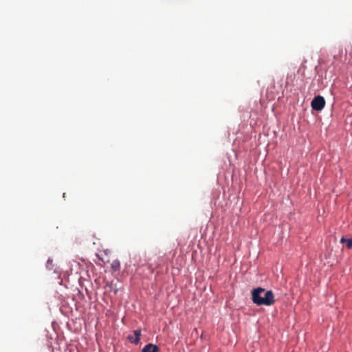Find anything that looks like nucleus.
I'll return each mask as SVG.
<instances>
[{"label": "nucleus", "mask_w": 352, "mask_h": 352, "mask_svg": "<svg viewBox=\"0 0 352 352\" xmlns=\"http://www.w3.org/2000/svg\"><path fill=\"white\" fill-rule=\"evenodd\" d=\"M252 300L258 306H271L275 302L272 291H266L262 287H257L252 291Z\"/></svg>", "instance_id": "obj_1"}, {"label": "nucleus", "mask_w": 352, "mask_h": 352, "mask_svg": "<svg viewBox=\"0 0 352 352\" xmlns=\"http://www.w3.org/2000/svg\"><path fill=\"white\" fill-rule=\"evenodd\" d=\"M325 105V100L321 96H317L314 98L311 102V108L316 111H321Z\"/></svg>", "instance_id": "obj_2"}, {"label": "nucleus", "mask_w": 352, "mask_h": 352, "mask_svg": "<svg viewBox=\"0 0 352 352\" xmlns=\"http://www.w3.org/2000/svg\"><path fill=\"white\" fill-rule=\"evenodd\" d=\"M52 262H53V261L50 258H49L47 262V268L48 269L50 275L54 274L55 278H60V269H59V267H57L54 268L55 265H53Z\"/></svg>", "instance_id": "obj_3"}, {"label": "nucleus", "mask_w": 352, "mask_h": 352, "mask_svg": "<svg viewBox=\"0 0 352 352\" xmlns=\"http://www.w3.org/2000/svg\"><path fill=\"white\" fill-rule=\"evenodd\" d=\"M140 337H141V331L135 330V331H134V335L133 336L129 335V336H128L127 338L131 343H134V344H137L140 342Z\"/></svg>", "instance_id": "obj_4"}, {"label": "nucleus", "mask_w": 352, "mask_h": 352, "mask_svg": "<svg viewBox=\"0 0 352 352\" xmlns=\"http://www.w3.org/2000/svg\"><path fill=\"white\" fill-rule=\"evenodd\" d=\"M142 352H160V349L157 345L150 343L142 349Z\"/></svg>", "instance_id": "obj_5"}, {"label": "nucleus", "mask_w": 352, "mask_h": 352, "mask_svg": "<svg viewBox=\"0 0 352 352\" xmlns=\"http://www.w3.org/2000/svg\"><path fill=\"white\" fill-rule=\"evenodd\" d=\"M111 268L113 271H118L120 268V263L118 260H114L111 263Z\"/></svg>", "instance_id": "obj_6"}, {"label": "nucleus", "mask_w": 352, "mask_h": 352, "mask_svg": "<svg viewBox=\"0 0 352 352\" xmlns=\"http://www.w3.org/2000/svg\"><path fill=\"white\" fill-rule=\"evenodd\" d=\"M346 246L348 249H351L352 248V239H347Z\"/></svg>", "instance_id": "obj_7"}, {"label": "nucleus", "mask_w": 352, "mask_h": 352, "mask_svg": "<svg viewBox=\"0 0 352 352\" xmlns=\"http://www.w3.org/2000/svg\"><path fill=\"white\" fill-rule=\"evenodd\" d=\"M346 241H347L346 239H345L344 237H342L341 239H340V243H344L346 242Z\"/></svg>", "instance_id": "obj_8"}]
</instances>
